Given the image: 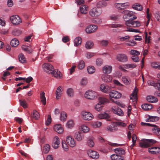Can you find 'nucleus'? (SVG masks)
I'll use <instances>...</instances> for the list:
<instances>
[{
    "mask_svg": "<svg viewBox=\"0 0 160 160\" xmlns=\"http://www.w3.org/2000/svg\"><path fill=\"white\" fill-rule=\"evenodd\" d=\"M100 89L102 92L107 93L111 89V87L109 85L103 83L100 85Z\"/></svg>",
    "mask_w": 160,
    "mask_h": 160,
    "instance_id": "nucleus-18",
    "label": "nucleus"
},
{
    "mask_svg": "<svg viewBox=\"0 0 160 160\" xmlns=\"http://www.w3.org/2000/svg\"><path fill=\"white\" fill-rule=\"evenodd\" d=\"M100 45L103 47H106L109 43L108 40H102L99 41Z\"/></svg>",
    "mask_w": 160,
    "mask_h": 160,
    "instance_id": "nucleus-54",
    "label": "nucleus"
},
{
    "mask_svg": "<svg viewBox=\"0 0 160 160\" xmlns=\"http://www.w3.org/2000/svg\"><path fill=\"white\" fill-rule=\"evenodd\" d=\"M88 72L90 74L94 73L95 71V69L94 67L90 66L87 67V68Z\"/></svg>",
    "mask_w": 160,
    "mask_h": 160,
    "instance_id": "nucleus-49",
    "label": "nucleus"
},
{
    "mask_svg": "<svg viewBox=\"0 0 160 160\" xmlns=\"http://www.w3.org/2000/svg\"><path fill=\"white\" fill-rule=\"evenodd\" d=\"M66 141L68 145L71 148L76 146V141L71 135H68L66 137Z\"/></svg>",
    "mask_w": 160,
    "mask_h": 160,
    "instance_id": "nucleus-9",
    "label": "nucleus"
},
{
    "mask_svg": "<svg viewBox=\"0 0 160 160\" xmlns=\"http://www.w3.org/2000/svg\"><path fill=\"white\" fill-rule=\"evenodd\" d=\"M112 70V67L111 65H105L102 67V70L104 74L111 73Z\"/></svg>",
    "mask_w": 160,
    "mask_h": 160,
    "instance_id": "nucleus-16",
    "label": "nucleus"
},
{
    "mask_svg": "<svg viewBox=\"0 0 160 160\" xmlns=\"http://www.w3.org/2000/svg\"><path fill=\"white\" fill-rule=\"evenodd\" d=\"M79 129L84 133H88L89 132L90 130L89 128L83 124L80 125L79 127Z\"/></svg>",
    "mask_w": 160,
    "mask_h": 160,
    "instance_id": "nucleus-20",
    "label": "nucleus"
},
{
    "mask_svg": "<svg viewBox=\"0 0 160 160\" xmlns=\"http://www.w3.org/2000/svg\"><path fill=\"white\" fill-rule=\"evenodd\" d=\"M102 122H101L96 121L92 122L91 124V126L93 128H98L102 125Z\"/></svg>",
    "mask_w": 160,
    "mask_h": 160,
    "instance_id": "nucleus-31",
    "label": "nucleus"
},
{
    "mask_svg": "<svg viewBox=\"0 0 160 160\" xmlns=\"http://www.w3.org/2000/svg\"><path fill=\"white\" fill-rule=\"evenodd\" d=\"M62 88L61 86H59L57 88L55 92L56 98L57 99H60L62 95Z\"/></svg>",
    "mask_w": 160,
    "mask_h": 160,
    "instance_id": "nucleus-23",
    "label": "nucleus"
},
{
    "mask_svg": "<svg viewBox=\"0 0 160 160\" xmlns=\"http://www.w3.org/2000/svg\"><path fill=\"white\" fill-rule=\"evenodd\" d=\"M81 116L83 120L88 121L92 120L94 118V116L91 113L86 111L81 112Z\"/></svg>",
    "mask_w": 160,
    "mask_h": 160,
    "instance_id": "nucleus-3",
    "label": "nucleus"
},
{
    "mask_svg": "<svg viewBox=\"0 0 160 160\" xmlns=\"http://www.w3.org/2000/svg\"><path fill=\"white\" fill-rule=\"evenodd\" d=\"M98 118L100 119L108 118H110V115L105 112L100 113L98 115Z\"/></svg>",
    "mask_w": 160,
    "mask_h": 160,
    "instance_id": "nucleus-34",
    "label": "nucleus"
},
{
    "mask_svg": "<svg viewBox=\"0 0 160 160\" xmlns=\"http://www.w3.org/2000/svg\"><path fill=\"white\" fill-rule=\"evenodd\" d=\"M115 125H117L118 127H125L127 124L125 123L122 122L121 121H118L114 122Z\"/></svg>",
    "mask_w": 160,
    "mask_h": 160,
    "instance_id": "nucleus-53",
    "label": "nucleus"
},
{
    "mask_svg": "<svg viewBox=\"0 0 160 160\" xmlns=\"http://www.w3.org/2000/svg\"><path fill=\"white\" fill-rule=\"evenodd\" d=\"M82 40L80 37H78L76 38L74 40V45L76 46H78L81 44Z\"/></svg>",
    "mask_w": 160,
    "mask_h": 160,
    "instance_id": "nucleus-45",
    "label": "nucleus"
},
{
    "mask_svg": "<svg viewBox=\"0 0 160 160\" xmlns=\"http://www.w3.org/2000/svg\"><path fill=\"white\" fill-rule=\"evenodd\" d=\"M116 59L118 61L124 62L128 60L127 56L124 54H119L117 56Z\"/></svg>",
    "mask_w": 160,
    "mask_h": 160,
    "instance_id": "nucleus-21",
    "label": "nucleus"
},
{
    "mask_svg": "<svg viewBox=\"0 0 160 160\" xmlns=\"http://www.w3.org/2000/svg\"><path fill=\"white\" fill-rule=\"evenodd\" d=\"M54 130L59 134H62L64 131V128L61 124H56L53 127Z\"/></svg>",
    "mask_w": 160,
    "mask_h": 160,
    "instance_id": "nucleus-14",
    "label": "nucleus"
},
{
    "mask_svg": "<svg viewBox=\"0 0 160 160\" xmlns=\"http://www.w3.org/2000/svg\"><path fill=\"white\" fill-rule=\"evenodd\" d=\"M62 147L63 150L65 151H67L68 150L69 148L67 143V144L65 141H62Z\"/></svg>",
    "mask_w": 160,
    "mask_h": 160,
    "instance_id": "nucleus-59",
    "label": "nucleus"
},
{
    "mask_svg": "<svg viewBox=\"0 0 160 160\" xmlns=\"http://www.w3.org/2000/svg\"><path fill=\"white\" fill-rule=\"evenodd\" d=\"M74 137L76 140L78 142H80L84 139V135L80 131L76 132L74 134Z\"/></svg>",
    "mask_w": 160,
    "mask_h": 160,
    "instance_id": "nucleus-17",
    "label": "nucleus"
},
{
    "mask_svg": "<svg viewBox=\"0 0 160 160\" xmlns=\"http://www.w3.org/2000/svg\"><path fill=\"white\" fill-rule=\"evenodd\" d=\"M88 155L91 158L94 159H98L99 157V155L96 151L92 150H89L87 151Z\"/></svg>",
    "mask_w": 160,
    "mask_h": 160,
    "instance_id": "nucleus-10",
    "label": "nucleus"
},
{
    "mask_svg": "<svg viewBox=\"0 0 160 160\" xmlns=\"http://www.w3.org/2000/svg\"><path fill=\"white\" fill-rule=\"evenodd\" d=\"M133 9L138 11H142V7L139 3H136L132 5Z\"/></svg>",
    "mask_w": 160,
    "mask_h": 160,
    "instance_id": "nucleus-48",
    "label": "nucleus"
},
{
    "mask_svg": "<svg viewBox=\"0 0 160 160\" xmlns=\"http://www.w3.org/2000/svg\"><path fill=\"white\" fill-rule=\"evenodd\" d=\"M114 152L117 154L124 155L125 154V151L123 148H116L114 150Z\"/></svg>",
    "mask_w": 160,
    "mask_h": 160,
    "instance_id": "nucleus-35",
    "label": "nucleus"
},
{
    "mask_svg": "<svg viewBox=\"0 0 160 160\" xmlns=\"http://www.w3.org/2000/svg\"><path fill=\"white\" fill-rule=\"evenodd\" d=\"M130 53L131 55L135 56H138L140 54V52L138 51L133 49L130 51Z\"/></svg>",
    "mask_w": 160,
    "mask_h": 160,
    "instance_id": "nucleus-62",
    "label": "nucleus"
},
{
    "mask_svg": "<svg viewBox=\"0 0 160 160\" xmlns=\"http://www.w3.org/2000/svg\"><path fill=\"white\" fill-rule=\"evenodd\" d=\"M50 146L48 144H46L43 147L42 152L45 153H48L50 150Z\"/></svg>",
    "mask_w": 160,
    "mask_h": 160,
    "instance_id": "nucleus-52",
    "label": "nucleus"
},
{
    "mask_svg": "<svg viewBox=\"0 0 160 160\" xmlns=\"http://www.w3.org/2000/svg\"><path fill=\"white\" fill-rule=\"evenodd\" d=\"M19 44L18 40L16 38H13L11 41L10 44L12 47H17Z\"/></svg>",
    "mask_w": 160,
    "mask_h": 160,
    "instance_id": "nucleus-46",
    "label": "nucleus"
},
{
    "mask_svg": "<svg viewBox=\"0 0 160 160\" xmlns=\"http://www.w3.org/2000/svg\"><path fill=\"white\" fill-rule=\"evenodd\" d=\"M39 117L40 115L38 112L36 110H33L32 117L35 119H37L39 118Z\"/></svg>",
    "mask_w": 160,
    "mask_h": 160,
    "instance_id": "nucleus-55",
    "label": "nucleus"
},
{
    "mask_svg": "<svg viewBox=\"0 0 160 160\" xmlns=\"http://www.w3.org/2000/svg\"><path fill=\"white\" fill-rule=\"evenodd\" d=\"M148 149L149 152L152 154H157L160 152V148L158 147H153Z\"/></svg>",
    "mask_w": 160,
    "mask_h": 160,
    "instance_id": "nucleus-24",
    "label": "nucleus"
},
{
    "mask_svg": "<svg viewBox=\"0 0 160 160\" xmlns=\"http://www.w3.org/2000/svg\"><path fill=\"white\" fill-rule=\"evenodd\" d=\"M20 105L25 108L28 107V105L27 101L25 99L19 100Z\"/></svg>",
    "mask_w": 160,
    "mask_h": 160,
    "instance_id": "nucleus-43",
    "label": "nucleus"
},
{
    "mask_svg": "<svg viewBox=\"0 0 160 160\" xmlns=\"http://www.w3.org/2000/svg\"><path fill=\"white\" fill-rule=\"evenodd\" d=\"M152 107V105L149 103H146L142 105V109L145 110H149L151 109Z\"/></svg>",
    "mask_w": 160,
    "mask_h": 160,
    "instance_id": "nucleus-37",
    "label": "nucleus"
},
{
    "mask_svg": "<svg viewBox=\"0 0 160 160\" xmlns=\"http://www.w3.org/2000/svg\"><path fill=\"white\" fill-rule=\"evenodd\" d=\"M60 142L59 138L57 136H55L53 139L52 143V147L55 149H57L59 147Z\"/></svg>",
    "mask_w": 160,
    "mask_h": 160,
    "instance_id": "nucleus-13",
    "label": "nucleus"
},
{
    "mask_svg": "<svg viewBox=\"0 0 160 160\" xmlns=\"http://www.w3.org/2000/svg\"><path fill=\"white\" fill-rule=\"evenodd\" d=\"M125 25L128 27L127 29L125 30L127 32H140L139 30L137 29H135L130 27L134 28L138 27L141 25V23L139 21H131L129 22L125 23Z\"/></svg>",
    "mask_w": 160,
    "mask_h": 160,
    "instance_id": "nucleus-1",
    "label": "nucleus"
},
{
    "mask_svg": "<svg viewBox=\"0 0 160 160\" xmlns=\"http://www.w3.org/2000/svg\"><path fill=\"white\" fill-rule=\"evenodd\" d=\"M138 91V89L137 88V87H135L134 88V89L131 94L130 96V99L131 100H132V102H135L134 103L136 102L137 100V93Z\"/></svg>",
    "mask_w": 160,
    "mask_h": 160,
    "instance_id": "nucleus-19",
    "label": "nucleus"
},
{
    "mask_svg": "<svg viewBox=\"0 0 160 160\" xmlns=\"http://www.w3.org/2000/svg\"><path fill=\"white\" fill-rule=\"evenodd\" d=\"M130 38V36L129 35H126L124 37H120L119 38L120 41H124L128 40Z\"/></svg>",
    "mask_w": 160,
    "mask_h": 160,
    "instance_id": "nucleus-63",
    "label": "nucleus"
},
{
    "mask_svg": "<svg viewBox=\"0 0 160 160\" xmlns=\"http://www.w3.org/2000/svg\"><path fill=\"white\" fill-rule=\"evenodd\" d=\"M107 5V2L103 0L98 2L96 4V6L98 8H104Z\"/></svg>",
    "mask_w": 160,
    "mask_h": 160,
    "instance_id": "nucleus-32",
    "label": "nucleus"
},
{
    "mask_svg": "<svg viewBox=\"0 0 160 160\" xmlns=\"http://www.w3.org/2000/svg\"><path fill=\"white\" fill-rule=\"evenodd\" d=\"M109 96L110 99L112 98L118 99L121 97L122 94L114 90H111L109 93Z\"/></svg>",
    "mask_w": 160,
    "mask_h": 160,
    "instance_id": "nucleus-7",
    "label": "nucleus"
},
{
    "mask_svg": "<svg viewBox=\"0 0 160 160\" xmlns=\"http://www.w3.org/2000/svg\"><path fill=\"white\" fill-rule=\"evenodd\" d=\"M118 154H116L112 155L110 156L112 160H123L124 159L123 157Z\"/></svg>",
    "mask_w": 160,
    "mask_h": 160,
    "instance_id": "nucleus-26",
    "label": "nucleus"
},
{
    "mask_svg": "<svg viewBox=\"0 0 160 160\" xmlns=\"http://www.w3.org/2000/svg\"><path fill=\"white\" fill-rule=\"evenodd\" d=\"M122 81L124 84L126 85H129L131 82V80L130 78L127 76H122Z\"/></svg>",
    "mask_w": 160,
    "mask_h": 160,
    "instance_id": "nucleus-22",
    "label": "nucleus"
},
{
    "mask_svg": "<svg viewBox=\"0 0 160 160\" xmlns=\"http://www.w3.org/2000/svg\"><path fill=\"white\" fill-rule=\"evenodd\" d=\"M109 102V100L108 99L103 98H100L99 99V103L102 105L104 104Z\"/></svg>",
    "mask_w": 160,
    "mask_h": 160,
    "instance_id": "nucleus-47",
    "label": "nucleus"
},
{
    "mask_svg": "<svg viewBox=\"0 0 160 160\" xmlns=\"http://www.w3.org/2000/svg\"><path fill=\"white\" fill-rule=\"evenodd\" d=\"M111 111L114 113L119 116H122L123 115V112L121 109L115 106L112 107Z\"/></svg>",
    "mask_w": 160,
    "mask_h": 160,
    "instance_id": "nucleus-12",
    "label": "nucleus"
},
{
    "mask_svg": "<svg viewBox=\"0 0 160 160\" xmlns=\"http://www.w3.org/2000/svg\"><path fill=\"white\" fill-rule=\"evenodd\" d=\"M102 10L97 8L95 7L91 9L89 11V14L92 17H98L102 13Z\"/></svg>",
    "mask_w": 160,
    "mask_h": 160,
    "instance_id": "nucleus-6",
    "label": "nucleus"
},
{
    "mask_svg": "<svg viewBox=\"0 0 160 160\" xmlns=\"http://www.w3.org/2000/svg\"><path fill=\"white\" fill-rule=\"evenodd\" d=\"M22 48L25 51L27 52L28 53H31L32 52V50L30 49L28 47L24 45H23L22 46Z\"/></svg>",
    "mask_w": 160,
    "mask_h": 160,
    "instance_id": "nucleus-60",
    "label": "nucleus"
},
{
    "mask_svg": "<svg viewBox=\"0 0 160 160\" xmlns=\"http://www.w3.org/2000/svg\"><path fill=\"white\" fill-rule=\"evenodd\" d=\"M12 33L14 35L18 36L21 34V32L19 30L15 29L12 31Z\"/></svg>",
    "mask_w": 160,
    "mask_h": 160,
    "instance_id": "nucleus-57",
    "label": "nucleus"
},
{
    "mask_svg": "<svg viewBox=\"0 0 160 160\" xmlns=\"http://www.w3.org/2000/svg\"><path fill=\"white\" fill-rule=\"evenodd\" d=\"M151 66L153 68L160 70V62H153L151 63Z\"/></svg>",
    "mask_w": 160,
    "mask_h": 160,
    "instance_id": "nucleus-39",
    "label": "nucleus"
},
{
    "mask_svg": "<svg viewBox=\"0 0 160 160\" xmlns=\"http://www.w3.org/2000/svg\"><path fill=\"white\" fill-rule=\"evenodd\" d=\"M87 144L90 148H92L94 147V142L93 138L92 137L89 138L87 140Z\"/></svg>",
    "mask_w": 160,
    "mask_h": 160,
    "instance_id": "nucleus-33",
    "label": "nucleus"
},
{
    "mask_svg": "<svg viewBox=\"0 0 160 160\" xmlns=\"http://www.w3.org/2000/svg\"><path fill=\"white\" fill-rule=\"evenodd\" d=\"M101 78L102 81L107 83L110 82L112 79V77L111 75L106 74H103Z\"/></svg>",
    "mask_w": 160,
    "mask_h": 160,
    "instance_id": "nucleus-15",
    "label": "nucleus"
},
{
    "mask_svg": "<svg viewBox=\"0 0 160 160\" xmlns=\"http://www.w3.org/2000/svg\"><path fill=\"white\" fill-rule=\"evenodd\" d=\"M10 20L11 22L14 25H18L22 22V20L20 17L17 15H13L10 17Z\"/></svg>",
    "mask_w": 160,
    "mask_h": 160,
    "instance_id": "nucleus-8",
    "label": "nucleus"
},
{
    "mask_svg": "<svg viewBox=\"0 0 160 160\" xmlns=\"http://www.w3.org/2000/svg\"><path fill=\"white\" fill-rule=\"evenodd\" d=\"M18 59L19 62L22 63H25L27 62L26 59L22 53L19 54L18 55Z\"/></svg>",
    "mask_w": 160,
    "mask_h": 160,
    "instance_id": "nucleus-41",
    "label": "nucleus"
},
{
    "mask_svg": "<svg viewBox=\"0 0 160 160\" xmlns=\"http://www.w3.org/2000/svg\"><path fill=\"white\" fill-rule=\"evenodd\" d=\"M67 117V115L65 112L63 111L61 112L59 116V119L61 122H64L66 121Z\"/></svg>",
    "mask_w": 160,
    "mask_h": 160,
    "instance_id": "nucleus-29",
    "label": "nucleus"
},
{
    "mask_svg": "<svg viewBox=\"0 0 160 160\" xmlns=\"http://www.w3.org/2000/svg\"><path fill=\"white\" fill-rule=\"evenodd\" d=\"M93 42L91 41H88L86 42L85 44V47L87 49H90L93 47Z\"/></svg>",
    "mask_w": 160,
    "mask_h": 160,
    "instance_id": "nucleus-51",
    "label": "nucleus"
},
{
    "mask_svg": "<svg viewBox=\"0 0 160 160\" xmlns=\"http://www.w3.org/2000/svg\"><path fill=\"white\" fill-rule=\"evenodd\" d=\"M67 93L68 96L70 97H72L74 95V92L73 89L69 88L67 90Z\"/></svg>",
    "mask_w": 160,
    "mask_h": 160,
    "instance_id": "nucleus-50",
    "label": "nucleus"
},
{
    "mask_svg": "<svg viewBox=\"0 0 160 160\" xmlns=\"http://www.w3.org/2000/svg\"><path fill=\"white\" fill-rule=\"evenodd\" d=\"M88 10V7L85 5H82L81 6L80 8V12L83 14L87 13Z\"/></svg>",
    "mask_w": 160,
    "mask_h": 160,
    "instance_id": "nucleus-36",
    "label": "nucleus"
},
{
    "mask_svg": "<svg viewBox=\"0 0 160 160\" xmlns=\"http://www.w3.org/2000/svg\"><path fill=\"white\" fill-rule=\"evenodd\" d=\"M140 146L142 148H146L149 147L148 139H143L139 142Z\"/></svg>",
    "mask_w": 160,
    "mask_h": 160,
    "instance_id": "nucleus-25",
    "label": "nucleus"
},
{
    "mask_svg": "<svg viewBox=\"0 0 160 160\" xmlns=\"http://www.w3.org/2000/svg\"><path fill=\"white\" fill-rule=\"evenodd\" d=\"M137 66V65L133 64H126L125 68L126 69L133 68Z\"/></svg>",
    "mask_w": 160,
    "mask_h": 160,
    "instance_id": "nucleus-58",
    "label": "nucleus"
},
{
    "mask_svg": "<svg viewBox=\"0 0 160 160\" xmlns=\"http://www.w3.org/2000/svg\"><path fill=\"white\" fill-rule=\"evenodd\" d=\"M43 71L48 74H52L54 70L53 66L50 63H44L42 66Z\"/></svg>",
    "mask_w": 160,
    "mask_h": 160,
    "instance_id": "nucleus-5",
    "label": "nucleus"
},
{
    "mask_svg": "<svg viewBox=\"0 0 160 160\" xmlns=\"http://www.w3.org/2000/svg\"><path fill=\"white\" fill-rule=\"evenodd\" d=\"M124 14L123 18L126 22L125 23L129 22L137 18L136 16L134 15L135 13L132 11L128 10H125L123 11Z\"/></svg>",
    "mask_w": 160,
    "mask_h": 160,
    "instance_id": "nucleus-2",
    "label": "nucleus"
},
{
    "mask_svg": "<svg viewBox=\"0 0 160 160\" xmlns=\"http://www.w3.org/2000/svg\"><path fill=\"white\" fill-rule=\"evenodd\" d=\"M97 95L98 94L96 92L92 90L87 91L84 94L85 98L89 100L95 99Z\"/></svg>",
    "mask_w": 160,
    "mask_h": 160,
    "instance_id": "nucleus-4",
    "label": "nucleus"
},
{
    "mask_svg": "<svg viewBox=\"0 0 160 160\" xmlns=\"http://www.w3.org/2000/svg\"><path fill=\"white\" fill-rule=\"evenodd\" d=\"M98 28L97 26L94 25H90L86 28L85 31L87 33H91L96 32Z\"/></svg>",
    "mask_w": 160,
    "mask_h": 160,
    "instance_id": "nucleus-11",
    "label": "nucleus"
},
{
    "mask_svg": "<svg viewBox=\"0 0 160 160\" xmlns=\"http://www.w3.org/2000/svg\"><path fill=\"white\" fill-rule=\"evenodd\" d=\"M66 126L67 128L72 129L74 127L75 122L72 120H69L67 122Z\"/></svg>",
    "mask_w": 160,
    "mask_h": 160,
    "instance_id": "nucleus-27",
    "label": "nucleus"
},
{
    "mask_svg": "<svg viewBox=\"0 0 160 160\" xmlns=\"http://www.w3.org/2000/svg\"><path fill=\"white\" fill-rule=\"evenodd\" d=\"M52 74H53V76L58 79H61L62 77V74L61 72L57 70H54Z\"/></svg>",
    "mask_w": 160,
    "mask_h": 160,
    "instance_id": "nucleus-30",
    "label": "nucleus"
},
{
    "mask_svg": "<svg viewBox=\"0 0 160 160\" xmlns=\"http://www.w3.org/2000/svg\"><path fill=\"white\" fill-rule=\"evenodd\" d=\"M88 83L87 78H82L80 81V84L83 86H86Z\"/></svg>",
    "mask_w": 160,
    "mask_h": 160,
    "instance_id": "nucleus-56",
    "label": "nucleus"
},
{
    "mask_svg": "<svg viewBox=\"0 0 160 160\" xmlns=\"http://www.w3.org/2000/svg\"><path fill=\"white\" fill-rule=\"evenodd\" d=\"M154 16L157 21L160 22V12H157L154 14Z\"/></svg>",
    "mask_w": 160,
    "mask_h": 160,
    "instance_id": "nucleus-64",
    "label": "nucleus"
},
{
    "mask_svg": "<svg viewBox=\"0 0 160 160\" xmlns=\"http://www.w3.org/2000/svg\"><path fill=\"white\" fill-rule=\"evenodd\" d=\"M103 107V106L99 102L96 104L94 106L95 110L98 112H100L102 111Z\"/></svg>",
    "mask_w": 160,
    "mask_h": 160,
    "instance_id": "nucleus-44",
    "label": "nucleus"
},
{
    "mask_svg": "<svg viewBox=\"0 0 160 160\" xmlns=\"http://www.w3.org/2000/svg\"><path fill=\"white\" fill-rule=\"evenodd\" d=\"M85 65L84 62L82 60H81L78 63V68L80 70H82L84 68Z\"/></svg>",
    "mask_w": 160,
    "mask_h": 160,
    "instance_id": "nucleus-40",
    "label": "nucleus"
},
{
    "mask_svg": "<svg viewBox=\"0 0 160 160\" xmlns=\"http://www.w3.org/2000/svg\"><path fill=\"white\" fill-rule=\"evenodd\" d=\"M158 118V117L149 116L148 118L146 119L145 121L147 122H154L157 120Z\"/></svg>",
    "mask_w": 160,
    "mask_h": 160,
    "instance_id": "nucleus-42",
    "label": "nucleus"
},
{
    "mask_svg": "<svg viewBox=\"0 0 160 160\" xmlns=\"http://www.w3.org/2000/svg\"><path fill=\"white\" fill-rule=\"evenodd\" d=\"M45 94V93L44 92H42L40 94L41 101L44 105H46V99Z\"/></svg>",
    "mask_w": 160,
    "mask_h": 160,
    "instance_id": "nucleus-38",
    "label": "nucleus"
},
{
    "mask_svg": "<svg viewBox=\"0 0 160 160\" xmlns=\"http://www.w3.org/2000/svg\"><path fill=\"white\" fill-rule=\"evenodd\" d=\"M147 100L149 102L152 103H156L158 102V99L153 96H148L146 98Z\"/></svg>",
    "mask_w": 160,
    "mask_h": 160,
    "instance_id": "nucleus-28",
    "label": "nucleus"
},
{
    "mask_svg": "<svg viewBox=\"0 0 160 160\" xmlns=\"http://www.w3.org/2000/svg\"><path fill=\"white\" fill-rule=\"evenodd\" d=\"M136 44V42L134 40H132L129 41L128 42L126 43V44L128 46H133Z\"/></svg>",
    "mask_w": 160,
    "mask_h": 160,
    "instance_id": "nucleus-61",
    "label": "nucleus"
}]
</instances>
